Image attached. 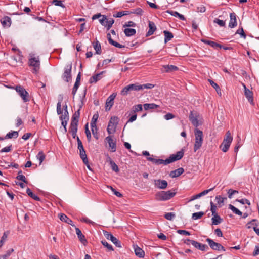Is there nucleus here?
Wrapping results in <instances>:
<instances>
[{
	"instance_id": "f3484780",
	"label": "nucleus",
	"mask_w": 259,
	"mask_h": 259,
	"mask_svg": "<svg viewBox=\"0 0 259 259\" xmlns=\"http://www.w3.org/2000/svg\"><path fill=\"white\" fill-rule=\"evenodd\" d=\"M244 95L248 101L251 104H253V93L249 89L245 87Z\"/></svg>"
},
{
	"instance_id": "864d4df0",
	"label": "nucleus",
	"mask_w": 259,
	"mask_h": 259,
	"mask_svg": "<svg viewBox=\"0 0 259 259\" xmlns=\"http://www.w3.org/2000/svg\"><path fill=\"white\" fill-rule=\"evenodd\" d=\"M101 243L104 247H106L109 250H110V251L113 250V248L112 246V245L109 244L106 241L102 240L101 241Z\"/></svg>"
},
{
	"instance_id": "6e6d98bb",
	"label": "nucleus",
	"mask_w": 259,
	"mask_h": 259,
	"mask_svg": "<svg viewBox=\"0 0 259 259\" xmlns=\"http://www.w3.org/2000/svg\"><path fill=\"white\" fill-rule=\"evenodd\" d=\"M236 34H239L240 35L241 37H242V38H243L244 39L246 38V35L244 33V30H243L242 27H241V28H239L237 30V31L236 32Z\"/></svg>"
},
{
	"instance_id": "bf43d9fd",
	"label": "nucleus",
	"mask_w": 259,
	"mask_h": 259,
	"mask_svg": "<svg viewBox=\"0 0 259 259\" xmlns=\"http://www.w3.org/2000/svg\"><path fill=\"white\" fill-rule=\"evenodd\" d=\"M130 14V11H120V12H118L116 14V15H114V16L115 17L120 18L124 15Z\"/></svg>"
},
{
	"instance_id": "de8ad7c7",
	"label": "nucleus",
	"mask_w": 259,
	"mask_h": 259,
	"mask_svg": "<svg viewBox=\"0 0 259 259\" xmlns=\"http://www.w3.org/2000/svg\"><path fill=\"white\" fill-rule=\"evenodd\" d=\"M204 214V213L202 211L195 212L193 213L192 218L193 220H197L200 219Z\"/></svg>"
},
{
	"instance_id": "393cba45",
	"label": "nucleus",
	"mask_w": 259,
	"mask_h": 259,
	"mask_svg": "<svg viewBox=\"0 0 259 259\" xmlns=\"http://www.w3.org/2000/svg\"><path fill=\"white\" fill-rule=\"evenodd\" d=\"M104 72H105V71H102V72H100V73L97 74L92 76L90 78V80H89L90 83H92L94 82L95 83V82H97L98 80H100L102 78V76H101L102 74Z\"/></svg>"
},
{
	"instance_id": "e2e57ef3",
	"label": "nucleus",
	"mask_w": 259,
	"mask_h": 259,
	"mask_svg": "<svg viewBox=\"0 0 259 259\" xmlns=\"http://www.w3.org/2000/svg\"><path fill=\"white\" fill-rule=\"evenodd\" d=\"M211 208L210 210L212 212V214H217V206L212 202H210Z\"/></svg>"
},
{
	"instance_id": "1a4fd4ad",
	"label": "nucleus",
	"mask_w": 259,
	"mask_h": 259,
	"mask_svg": "<svg viewBox=\"0 0 259 259\" xmlns=\"http://www.w3.org/2000/svg\"><path fill=\"white\" fill-rule=\"evenodd\" d=\"M103 234L106 239L111 240L116 247L119 248L122 247L120 241H119L117 238L115 237L111 233L107 231H103Z\"/></svg>"
},
{
	"instance_id": "3c124183",
	"label": "nucleus",
	"mask_w": 259,
	"mask_h": 259,
	"mask_svg": "<svg viewBox=\"0 0 259 259\" xmlns=\"http://www.w3.org/2000/svg\"><path fill=\"white\" fill-rule=\"evenodd\" d=\"M176 217V214L172 212H168L164 214V218L168 220L171 221L172 220Z\"/></svg>"
},
{
	"instance_id": "680f3d73",
	"label": "nucleus",
	"mask_w": 259,
	"mask_h": 259,
	"mask_svg": "<svg viewBox=\"0 0 259 259\" xmlns=\"http://www.w3.org/2000/svg\"><path fill=\"white\" fill-rule=\"evenodd\" d=\"M214 23L218 24L219 26L223 27L225 25V22L223 20L215 18L214 20Z\"/></svg>"
},
{
	"instance_id": "c756f323",
	"label": "nucleus",
	"mask_w": 259,
	"mask_h": 259,
	"mask_svg": "<svg viewBox=\"0 0 259 259\" xmlns=\"http://www.w3.org/2000/svg\"><path fill=\"white\" fill-rule=\"evenodd\" d=\"M163 68L164 69V71L166 72H172L178 70V67L172 65H164L163 66Z\"/></svg>"
},
{
	"instance_id": "f704fd0d",
	"label": "nucleus",
	"mask_w": 259,
	"mask_h": 259,
	"mask_svg": "<svg viewBox=\"0 0 259 259\" xmlns=\"http://www.w3.org/2000/svg\"><path fill=\"white\" fill-rule=\"evenodd\" d=\"M79 155L84 164L87 165L88 163V159L85 150L79 151Z\"/></svg>"
},
{
	"instance_id": "423d86ee",
	"label": "nucleus",
	"mask_w": 259,
	"mask_h": 259,
	"mask_svg": "<svg viewBox=\"0 0 259 259\" xmlns=\"http://www.w3.org/2000/svg\"><path fill=\"white\" fill-rule=\"evenodd\" d=\"M119 122V118L117 116L112 117L108 123L107 131L108 134H113L116 132L117 125Z\"/></svg>"
},
{
	"instance_id": "f8f14e48",
	"label": "nucleus",
	"mask_w": 259,
	"mask_h": 259,
	"mask_svg": "<svg viewBox=\"0 0 259 259\" xmlns=\"http://www.w3.org/2000/svg\"><path fill=\"white\" fill-rule=\"evenodd\" d=\"M105 142L108 144L110 150L114 152L116 150V139H114L111 136H108L105 139Z\"/></svg>"
},
{
	"instance_id": "09e8293b",
	"label": "nucleus",
	"mask_w": 259,
	"mask_h": 259,
	"mask_svg": "<svg viewBox=\"0 0 259 259\" xmlns=\"http://www.w3.org/2000/svg\"><path fill=\"white\" fill-rule=\"evenodd\" d=\"M99 115L98 113H95L93 115V117L92 118V120L91 122V126L93 127V126H95L96 125V122L98 118Z\"/></svg>"
},
{
	"instance_id": "774afa93",
	"label": "nucleus",
	"mask_w": 259,
	"mask_h": 259,
	"mask_svg": "<svg viewBox=\"0 0 259 259\" xmlns=\"http://www.w3.org/2000/svg\"><path fill=\"white\" fill-rule=\"evenodd\" d=\"M206 11V8L203 5H200L197 7L196 11L200 13H204Z\"/></svg>"
},
{
	"instance_id": "0eeeda50",
	"label": "nucleus",
	"mask_w": 259,
	"mask_h": 259,
	"mask_svg": "<svg viewBox=\"0 0 259 259\" xmlns=\"http://www.w3.org/2000/svg\"><path fill=\"white\" fill-rule=\"evenodd\" d=\"M15 90L24 102H28L30 100L29 93L23 87L17 85L15 87Z\"/></svg>"
},
{
	"instance_id": "dca6fc26",
	"label": "nucleus",
	"mask_w": 259,
	"mask_h": 259,
	"mask_svg": "<svg viewBox=\"0 0 259 259\" xmlns=\"http://www.w3.org/2000/svg\"><path fill=\"white\" fill-rule=\"evenodd\" d=\"M189 120L191 122L192 124L195 127H198L200 124L197 118V113H194L193 112L191 111L189 116Z\"/></svg>"
},
{
	"instance_id": "f03ea898",
	"label": "nucleus",
	"mask_w": 259,
	"mask_h": 259,
	"mask_svg": "<svg viewBox=\"0 0 259 259\" xmlns=\"http://www.w3.org/2000/svg\"><path fill=\"white\" fill-rule=\"evenodd\" d=\"M195 134V144L194 146V152L197 151L202 146L203 143V132L198 128H195L194 131Z\"/></svg>"
},
{
	"instance_id": "ddd939ff",
	"label": "nucleus",
	"mask_w": 259,
	"mask_h": 259,
	"mask_svg": "<svg viewBox=\"0 0 259 259\" xmlns=\"http://www.w3.org/2000/svg\"><path fill=\"white\" fill-rule=\"evenodd\" d=\"M206 241L208 243L210 248L214 250H223L225 251V248L220 243L214 242L210 238H207Z\"/></svg>"
},
{
	"instance_id": "e433bc0d",
	"label": "nucleus",
	"mask_w": 259,
	"mask_h": 259,
	"mask_svg": "<svg viewBox=\"0 0 259 259\" xmlns=\"http://www.w3.org/2000/svg\"><path fill=\"white\" fill-rule=\"evenodd\" d=\"M80 116V109H79L77 111H76L74 114L73 115L71 122L78 123V119Z\"/></svg>"
},
{
	"instance_id": "ea45409f",
	"label": "nucleus",
	"mask_w": 259,
	"mask_h": 259,
	"mask_svg": "<svg viewBox=\"0 0 259 259\" xmlns=\"http://www.w3.org/2000/svg\"><path fill=\"white\" fill-rule=\"evenodd\" d=\"M26 193L29 196L33 198L35 200L39 201L40 198L36 195L33 194L31 190L28 188L26 190Z\"/></svg>"
},
{
	"instance_id": "aec40b11",
	"label": "nucleus",
	"mask_w": 259,
	"mask_h": 259,
	"mask_svg": "<svg viewBox=\"0 0 259 259\" xmlns=\"http://www.w3.org/2000/svg\"><path fill=\"white\" fill-rule=\"evenodd\" d=\"M192 245L201 251H204L206 249H208V247L206 245L201 244L195 240L192 241Z\"/></svg>"
},
{
	"instance_id": "49530a36",
	"label": "nucleus",
	"mask_w": 259,
	"mask_h": 259,
	"mask_svg": "<svg viewBox=\"0 0 259 259\" xmlns=\"http://www.w3.org/2000/svg\"><path fill=\"white\" fill-rule=\"evenodd\" d=\"M205 43L209 45L211 47L215 48H222V46L219 44H218L215 42L209 41V40H206L204 41Z\"/></svg>"
},
{
	"instance_id": "4be33fe9",
	"label": "nucleus",
	"mask_w": 259,
	"mask_h": 259,
	"mask_svg": "<svg viewBox=\"0 0 259 259\" xmlns=\"http://www.w3.org/2000/svg\"><path fill=\"white\" fill-rule=\"evenodd\" d=\"M107 39L109 41V42L112 45L115 46V47L118 48H124V46L120 44L119 43L113 40L111 37V35L110 33H108L107 35Z\"/></svg>"
},
{
	"instance_id": "7ed1b4c3",
	"label": "nucleus",
	"mask_w": 259,
	"mask_h": 259,
	"mask_svg": "<svg viewBox=\"0 0 259 259\" xmlns=\"http://www.w3.org/2000/svg\"><path fill=\"white\" fill-rule=\"evenodd\" d=\"M28 64L30 66L33 67L32 72L35 74L37 73L39 70L40 65L39 57H35L34 55H31L28 60Z\"/></svg>"
},
{
	"instance_id": "c9c22d12",
	"label": "nucleus",
	"mask_w": 259,
	"mask_h": 259,
	"mask_svg": "<svg viewBox=\"0 0 259 259\" xmlns=\"http://www.w3.org/2000/svg\"><path fill=\"white\" fill-rule=\"evenodd\" d=\"M124 34L126 36H132L136 33V30L133 28H125L124 30Z\"/></svg>"
},
{
	"instance_id": "f257e3e1",
	"label": "nucleus",
	"mask_w": 259,
	"mask_h": 259,
	"mask_svg": "<svg viewBox=\"0 0 259 259\" xmlns=\"http://www.w3.org/2000/svg\"><path fill=\"white\" fill-rule=\"evenodd\" d=\"M184 156V151L183 150H181L178 152H177L175 154L170 155L168 158H167L165 160L160 159H156L153 157V155L150 157H147V159L148 161H151L153 163H154L156 165H160L164 164L167 165L170 163H172L174 161L180 160Z\"/></svg>"
},
{
	"instance_id": "603ef678",
	"label": "nucleus",
	"mask_w": 259,
	"mask_h": 259,
	"mask_svg": "<svg viewBox=\"0 0 259 259\" xmlns=\"http://www.w3.org/2000/svg\"><path fill=\"white\" fill-rule=\"evenodd\" d=\"M45 158V155H44L42 151H39L37 155V158L39 161V164H41L42 162L44 161Z\"/></svg>"
},
{
	"instance_id": "69168bd1",
	"label": "nucleus",
	"mask_w": 259,
	"mask_h": 259,
	"mask_svg": "<svg viewBox=\"0 0 259 259\" xmlns=\"http://www.w3.org/2000/svg\"><path fill=\"white\" fill-rule=\"evenodd\" d=\"M136 26V24L133 21H128L125 23V24L123 25V27H135Z\"/></svg>"
},
{
	"instance_id": "a878e982",
	"label": "nucleus",
	"mask_w": 259,
	"mask_h": 259,
	"mask_svg": "<svg viewBox=\"0 0 259 259\" xmlns=\"http://www.w3.org/2000/svg\"><path fill=\"white\" fill-rule=\"evenodd\" d=\"M59 218L61 221L67 223L68 224L71 225L72 226H74V225L72 224V221L69 218H68L67 216L65 214L60 213L59 214Z\"/></svg>"
},
{
	"instance_id": "9d476101",
	"label": "nucleus",
	"mask_w": 259,
	"mask_h": 259,
	"mask_svg": "<svg viewBox=\"0 0 259 259\" xmlns=\"http://www.w3.org/2000/svg\"><path fill=\"white\" fill-rule=\"evenodd\" d=\"M139 84H131L125 87L121 91V94L123 96L127 95L132 91H139Z\"/></svg>"
},
{
	"instance_id": "4468645a",
	"label": "nucleus",
	"mask_w": 259,
	"mask_h": 259,
	"mask_svg": "<svg viewBox=\"0 0 259 259\" xmlns=\"http://www.w3.org/2000/svg\"><path fill=\"white\" fill-rule=\"evenodd\" d=\"M116 95L112 94L106 100L105 109L106 111H109L114 104V100Z\"/></svg>"
},
{
	"instance_id": "a19ab883",
	"label": "nucleus",
	"mask_w": 259,
	"mask_h": 259,
	"mask_svg": "<svg viewBox=\"0 0 259 259\" xmlns=\"http://www.w3.org/2000/svg\"><path fill=\"white\" fill-rule=\"evenodd\" d=\"M143 109L142 105L141 104H138L132 107L131 113H136L137 112L141 111Z\"/></svg>"
},
{
	"instance_id": "7c9ffc66",
	"label": "nucleus",
	"mask_w": 259,
	"mask_h": 259,
	"mask_svg": "<svg viewBox=\"0 0 259 259\" xmlns=\"http://www.w3.org/2000/svg\"><path fill=\"white\" fill-rule=\"evenodd\" d=\"M163 33L164 34V42L167 43L168 41H170L174 37L173 34L167 30H164L163 31Z\"/></svg>"
},
{
	"instance_id": "2f4dec72",
	"label": "nucleus",
	"mask_w": 259,
	"mask_h": 259,
	"mask_svg": "<svg viewBox=\"0 0 259 259\" xmlns=\"http://www.w3.org/2000/svg\"><path fill=\"white\" fill-rule=\"evenodd\" d=\"M11 18L8 16H6L1 20V23L4 27H10L11 25Z\"/></svg>"
},
{
	"instance_id": "8fccbe9b",
	"label": "nucleus",
	"mask_w": 259,
	"mask_h": 259,
	"mask_svg": "<svg viewBox=\"0 0 259 259\" xmlns=\"http://www.w3.org/2000/svg\"><path fill=\"white\" fill-rule=\"evenodd\" d=\"M139 88H140L141 90H143L145 89H152L154 87V85L151 83H146L144 84H139Z\"/></svg>"
},
{
	"instance_id": "4d7b16f0",
	"label": "nucleus",
	"mask_w": 259,
	"mask_h": 259,
	"mask_svg": "<svg viewBox=\"0 0 259 259\" xmlns=\"http://www.w3.org/2000/svg\"><path fill=\"white\" fill-rule=\"evenodd\" d=\"M16 179L26 183L27 182L26 181L25 177L22 174V171H19L18 175L17 176Z\"/></svg>"
},
{
	"instance_id": "0e129e2a",
	"label": "nucleus",
	"mask_w": 259,
	"mask_h": 259,
	"mask_svg": "<svg viewBox=\"0 0 259 259\" xmlns=\"http://www.w3.org/2000/svg\"><path fill=\"white\" fill-rule=\"evenodd\" d=\"M77 141V144H78V149L79 151L84 150L82 142L80 140L79 138L78 137H77L76 138Z\"/></svg>"
},
{
	"instance_id": "79ce46f5",
	"label": "nucleus",
	"mask_w": 259,
	"mask_h": 259,
	"mask_svg": "<svg viewBox=\"0 0 259 259\" xmlns=\"http://www.w3.org/2000/svg\"><path fill=\"white\" fill-rule=\"evenodd\" d=\"M229 209H231L235 214L241 215L242 213L238 209L231 204L229 205Z\"/></svg>"
},
{
	"instance_id": "a18cd8bd",
	"label": "nucleus",
	"mask_w": 259,
	"mask_h": 259,
	"mask_svg": "<svg viewBox=\"0 0 259 259\" xmlns=\"http://www.w3.org/2000/svg\"><path fill=\"white\" fill-rule=\"evenodd\" d=\"M77 125L78 123H75L73 122H71L69 132H77Z\"/></svg>"
},
{
	"instance_id": "473e14b6",
	"label": "nucleus",
	"mask_w": 259,
	"mask_h": 259,
	"mask_svg": "<svg viewBox=\"0 0 259 259\" xmlns=\"http://www.w3.org/2000/svg\"><path fill=\"white\" fill-rule=\"evenodd\" d=\"M18 132L17 131H11L10 132L7 133L5 137V139H12L14 138L16 139L18 137Z\"/></svg>"
},
{
	"instance_id": "37998d69",
	"label": "nucleus",
	"mask_w": 259,
	"mask_h": 259,
	"mask_svg": "<svg viewBox=\"0 0 259 259\" xmlns=\"http://www.w3.org/2000/svg\"><path fill=\"white\" fill-rule=\"evenodd\" d=\"M109 161L112 169L115 172H118L119 170L117 164L110 158H109Z\"/></svg>"
},
{
	"instance_id": "58836bf2",
	"label": "nucleus",
	"mask_w": 259,
	"mask_h": 259,
	"mask_svg": "<svg viewBox=\"0 0 259 259\" xmlns=\"http://www.w3.org/2000/svg\"><path fill=\"white\" fill-rule=\"evenodd\" d=\"M225 198H223L220 195L215 197V200L217 201V204L220 207H221L224 205V199Z\"/></svg>"
},
{
	"instance_id": "6e6552de",
	"label": "nucleus",
	"mask_w": 259,
	"mask_h": 259,
	"mask_svg": "<svg viewBox=\"0 0 259 259\" xmlns=\"http://www.w3.org/2000/svg\"><path fill=\"white\" fill-rule=\"evenodd\" d=\"M61 101V100H59L57 104L56 110L57 114L58 115L61 114V116H69L67 104L65 103V105L63 106V108H62Z\"/></svg>"
},
{
	"instance_id": "4c0bfd02",
	"label": "nucleus",
	"mask_w": 259,
	"mask_h": 259,
	"mask_svg": "<svg viewBox=\"0 0 259 259\" xmlns=\"http://www.w3.org/2000/svg\"><path fill=\"white\" fill-rule=\"evenodd\" d=\"M94 48L96 51V53L97 54H101V47L100 43L97 40L95 44L93 45Z\"/></svg>"
},
{
	"instance_id": "b1692460",
	"label": "nucleus",
	"mask_w": 259,
	"mask_h": 259,
	"mask_svg": "<svg viewBox=\"0 0 259 259\" xmlns=\"http://www.w3.org/2000/svg\"><path fill=\"white\" fill-rule=\"evenodd\" d=\"M134 251L136 256L140 258H143L145 255V252L140 247L136 246L134 247Z\"/></svg>"
},
{
	"instance_id": "13d9d810",
	"label": "nucleus",
	"mask_w": 259,
	"mask_h": 259,
	"mask_svg": "<svg viewBox=\"0 0 259 259\" xmlns=\"http://www.w3.org/2000/svg\"><path fill=\"white\" fill-rule=\"evenodd\" d=\"M52 3L55 6H60L63 8H65V5L62 3V1L61 0H53Z\"/></svg>"
},
{
	"instance_id": "20e7f679",
	"label": "nucleus",
	"mask_w": 259,
	"mask_h": 259,
	"mask_svg": "<svg viewBox=\"0 0 259 259\" xmlns=\"http://www.w3.org/2000/svg\"><path fill=\"white\" fill-rule=\"evenodd\" d=\"M232 141L233 137L230 131H228L226 132L223 142L220 146L223 152H226L228 150Z\"/></svg>"
},
{
	"instance_id": "338daca9",
	"label": "nucleus",
	"mask_w": 259,
	"mask_h": 259,
	"mask_svg": "<svg viewBox=\"0 0 259 259\" xmlns=\"http://www.w3.org/2000/svg\"><path fill=\"white\" fill-rule=\"evenodd\" d=\"M12 147V145H10L8 146L5 147L0 150V152L1 153L9 152L11 151Z\"/></svg>"
},
{
	"instance_id": "6ab92c4d",
	"label": "nucleus",
	"mask_w": 259,
	"mask_h": 259,
	"mask_svg": "<svg viewBox=\"0 0 259 259\" xmlns=\"http://www.w3.org/2000/svg\"><path fill=\"white\" fill-rule=\"evenodd\" d=\"M149 30L146 33V36H149L152 35L155 31L156 30V26L155 23L152 21L148 22Z\"/></svg>"
},
{
	"instance_id": "c03bdc74",
	"label": "nucleus",
	"mask_w": 259,
	"mask_h": 259,
	"mask_svg": "<svg viewBox=\"0 0 259 259\" xmlns=\"http://www.w3.org/2000/svg\"><path fill=\"white\" fill-rule=\"evenodd\" d=\"M114 22V20L112 18H110L109 19H107L106 20L105 22V27H107V30H109L111 27H112V25L113 24Z\"/></svg>"
},
{
	"instance_id": "9b49d317",
	"label": "nucleus",
	"mask_w": 259,
	"mask_h": 259,
	"mask_svg": "<svg viewBox=\"0 0 259 259\" xmlns=\"http://www.w3.org/2000/svg\"><path fill=\"white\" fill-rule=\"evenodd\" d=\"M71 69L72 65L71 64L66 65L64 68V72L62 77L66 82H69L71 79Z\"/></svg>"
},
{
	"instance_id": "39448f33",
	"label": "nucleus",
	"mask_w": 259,
	"mask_h": 259,
	"mask_svg": "<svg viewBox=\"0 0 259 259\" xmlns=\"http://www.w3.org/2000/svg\"><path fill=\"white\" fill-rule=\"evenodd\" d=\"M176 194L175 192L170 191H161L155 195V199L158 201H166L173 198Z\"/></svg>"
},
{
	"instance_id": "412c9836",
	"label": "nucleus",
	"mask_w": 259,
	"mask_h": 259,
	"mask_svg": "<svg viewBox=\"0 0 259 259\" xmlns=\"http://www.w3.org/2000/svg\"><path fill=\"white\" fill-rule=\"evenodd\" d=\"M184 172V169L181 167L170 171L169 176L171 178H176L181 175Z\"/></svg>"
},
{
	"instance_id": "c85d7f7f",
	"label": "nucleus",
	"mask_w": 259,
	"mask_h": 259,
	"mask_svg": "<svg viewBox=\"0 0 259 259\" xmlns=\"http://www.w3.org/2000/svg\"><path fill=\"white\" fill-rule=\"evenodd\" d=\"M167 12L170 14L171 16L178 17L181 20H186V18H185L184 16L179 13L178 12L174 11L172 10H167Z\"/></svg>"
},
{
	"instance_id": "5fc2aeb1",
	"label": "nucleus",
	"mask_w": 259,
	"mask_h": 259,
	"mask_svg": "<svg viewBox=\"0 0 259 259\" xmlns=\"http://www.w3.org/2000/svg\"><path fill=\"white\" fill-rule=\"evenodd\" d=\"M8 235V232H4L1 239L0 240V247H1L4 244V242L7 240Z\"/></svg>"
},
{
	"instance_id": "72a5a7b5",
	"label": "nucleus",
	"mask_w": 259,
	"mask_h": 259,
	"mask_svg": "<svg viewBox=\"0 0 259 259\" xmlns=\"http://www.w3.org/2000/svg\"><path fill=\"white\" fill-rule=\"evenodd\" d=\"M143 107L145 110H148L158 108L159 106L154 103H145L143 105Z\"/></svg>"
},
{
	"instance_id": "052dcab7",
	"label": "nucleus",
	"mask_w": 259,
	"mask_h": 259,
	"mask_svg": "<svg viewBox=\"0 0 259 259\" xmlns=\"http://www.w3.org/2000/svg\"><path fill=\"white\" fill-rule=\"evenodd\" d=\"M130 116H131L129 118L127 122H133L135 121L137 119V114L136 113H131V111L130 113Z\"/></svg>"
},
{
	"instance_id": "2eb2a0df",
	"label": "nucleus",
	"mask_w": 259,
	"mask_h": 259,
	"mask_svg": "<svg viewBox=\"0 0 259 259\" xmlns=\"http://www.w3.org/2000/svg\"><path fill=\"white\" fill-rule=\"evenodd\" d=\"M154 184L156 187L160 189H165L168 185L166 180L160 179L155 180Z\"/></svg>"
},
{
	"instance_id": "a211bd4d",
	"label": "nucleus",
	"mask_w": 259,
	"mask_h": 259,
	"mask_svg": "<svg viewBox=\"0 0 259 259\" xmlns=\"http://www.w3.org/2000/svg\"><path fill=\"white\" fill-rule=\"evenodd\" d=\"M230 20L229 27L232 28L237 26L236 15L234 13H231L230 14Z\"/></svg>"
},
{
	"instance_id": "bb28decb",
	"label": "nucleus",
	"mask_w": 259,
	"mask_h": 259,
	"mask_svg": "<svg viewBox=\"0 0 259 259\" xmlns=\"http://www.w3.org/2000/svg\"><path fill=\"white\" fill-rule=\"evenodd\" d=\"M213 217L211 218L212 224L217 225L220 224L222 221L223 219L218 214H212Z\"/></svg>"
},
{
	"instance_id": "5701e85b",
	"label": "nucleus",
	"mask_w": 259,
	"mask_h": 259,
	"mask_svg": "<svg viewBox=\"0 0 259 259\" xmlns=\"http://www.w3.org/2000/svg\"><path fill=\"white\" fill-rule=\"evenodd\" d=\"M75 231H76V233L78 236V238H79L80 242L84 244L85 243H87V241L85 239L84 236L82 234L81 230L79 228H76Z\"/></svg>"
},
{
	"instance_id": "cd10ccee",
	"label": "nucleus",
	"mask_w": 259,
	"mask_h": 259,
	"mask_svg": "<svg viewBox=\"0 0 259 259\" xmlns=\"http://www.w3.org/2000/svg\"><path fill=\"white\" fill-rule=\"evenodd\" d=\"M60 119L62 121L61 124L64 127V129L65 132H67L66 126L67 124L68 121L69 120V116H60L59 117Z\"/></svg>"
}]
</instances>
